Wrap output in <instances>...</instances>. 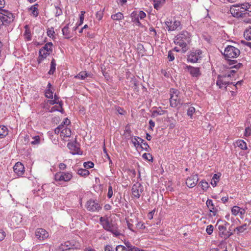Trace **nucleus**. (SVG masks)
I'll return each instance as SVG.
<instances>
[{
  "mask_svg": "<svg viewBox=\"0 0 251 251\" xmlns=\"http://www.w3.org/2000/svg\"><path fill=\"white\" fill-rule=\"evenodd\" d=\"M231 15L238 19H241L245 23L251 24V4L248 2L241 4H235L230 7Z\"/></svg>",
  "mask_w": 251,
  "mask_h": 251,
  "instance_id": "obj_1",
  "label": "nucleus"
},
{
  "mask_svg": "<svg viewBox=\"0 0 251 251\" xmlns=\"http://www.w3.org/2000/svg\"><path fill=\"white\" fill-rule=\"evenodd\" d=\"M190 42V35L188 32L185 30L181 31L176 35L174 38V43L179 46L183 52L187 50V46Z\"/></svg>",
  "mask_w": 251,
  "mask_h": 251,
  "instance_id": "obj_2",
  "label": "nucleus"
},
{
  "mask_svg": "<svg viewBox=\"0 0 251 251\" xmlns=\"http://www.w3.org/2000/svg\"><path fill=\"white\" fill-rule=\"evenodd\" d=\"M100 221L103 228L111 232L115 236L117 237L121 234L117 225L110 222L107 218L101 217Z\"/></svg>",
  "mask_w": 251,
  "mask_h": 251,
  "instance_id": "obj_3",
  "label": "nucleus"
},
{
  "mask_svg": "<svg viewBox=\"0 0 251 251\" xmlns=\"http://www.w3.org/2000/svg\"><path fill=\"white\" fill-rule=\"evenodd\" d=\"M179 95V92L178 90L171 88L170 90V105L172 107H176L179 104L181 103V100Z\"/></svg>",
  "mask_w": 251,
  "mask_h": 251,
  "instance_id": "obj_4",
  "label": "nucleus"
},
{
  "mask_svg": "<svg viewBox=\"0 0 251 251\" xmlns=\"http://www.w3.org/2000/svg\"><path fill=\"white\" fill-rule=\"evenodd\" d=\"M240 54V50L232 46H227L225 48L224 55L226 59L238 57Z\"/></svg>",
  "mask_w": 251,
  "mask_h": 251,
  "instance_id": "obj_5",
  "label": "nucleus"
},
{
  "mask_svg": "<svg viewBox=\"0 0 251 251\" xmlns=\"http://www.w3.org/2000/svg\"><path fill=\"white\" fill-rule=\"evenodd\" d=\"M73 177L72 173L71 172H58L54 175V179L57 181H69Z\"/></svg>",
  "mask_w": 251,
  "mask_h": 251,
  "instance_id": "obj_6",
  "label": "nucleus"
},
{
  "mask_svg": "<svg viewBox=\"0 0 251 251\" xmlns=\"http://www.w3.org/2000/svg\"><path fill=\"white\" fill-rule=\"evenodd\" d=\"M85 207L88 211L92 212L99 211L101 208L99 202L92 199H90L86 202Z\"/></svg>",
  "mask_w": 251,
  "mask_h": 251,
  "instance_id": "obj_7",
  "label": "nucleus"
},
{
  "mask_svg": "<svg viewBox=\"0 0 251 251\" xmlns=\"http://www.w3.org/2000/svg\"><path fill=\"white\" fill-rule=\"evenodd\" d=\"M202 51L200 50L191 51L187 55V60L191 63L197 62L201 57Z\"/></svg>",
  "mask_w": 251,
  "mask_h": 251,
  "instance_id": "obj_8",
  "label": "nucleus"
},
{
  "mask_svg": "<svg viewBox=\"0 0 251 251\" xmlns=\"http://www.w3.org/2000/svg\"><path fill=\"white\" fill-rule=\"evenodd\" d=\"M230 77V74H226L225 75H219L218 76L216 84L220 88L223 87L224 85H227L230 84L229 78Z\"/></svg>",
  "mask_w": 251,
  "mask_h": 251,
  "instance_id": "obj_9",
  "label": "nucleus"
},
{
  "mask_svg": "<svg viewBox=\"0 0 251 251\" xmlns=\"http://www.w3.org/2000/svg\"><path fill=\"white\" fill-rule=\"evenodd\" d=\"M144 191L143 186L139 183L134 184L132 188V193L134 197L139 198Z\"/></svg>",
  "mask_w": 251,
  "mask_h": 251,
  "instance_id": "obj_10",
  "label": "nucleus"
},
{
  "mask_svg": "<svg viewBox=\"0 0 251 251\" xmlns=\"http://www.w3.org/2000/svg\"><path fill=\"white\" fill-rule=\"evenodd\" d=\"M35 236L39 240H44L49 237V233L45 229L39 228L36 229Z\"/></svg>",
  "mask_w": 251,
  "mask_h": 251,
  "instance_id": "obj_11",
  "label": "nucleus"
},
{
  "mask_svg": "<svg viewBox=\"0 0 251 251\" xmlns=\"http://www.w3.org/2000/svg\"><path fill=\"white\" fill-rule=\"evenodd\" d=\"M165 24L167 26L168 31H174L181 28V23L179 21H175L173 24L171 22L167 21Z\"/></svg>",
  "mask_w": 251,
  "mask_h": 251,
  "instance_id": "obj_12",
  "label": "nucleus"
},
{
  "mask_svg": "<svg viewBox=\"0 0 251 251\" xmlns=\"http://www.w3.org/2000/svg\"><path fill=\"white\" fill-rule=\"evenodd\" d=\"M198 181V176L197 174L192 175L188 177L186 181V184L190 188H193L196 186Z\"/></svg>",
  "mask_w": 251,
  "mask_h": 251,
  "instance_id": "obj_13",
  "label": "nucleus"
},
{
  "mask_svg": "<svg viewBox=\"0 0 251 251\" xmlns=\"http://www.w3.org/2000/svg\"><path fill=\"white\" fill-rule=\"evenodd\" d=\"M13 170L18 176H22L25 172V167L22 163L17 162L13 167Z\"/></svg>",
  "mask_w": 251,
  "mask_h": 251,
  "instance_id": "obj_14",
  "label": "nucleus"
},
{
  "mask_svg": "<svg viewBox=\"0 0 251 251\" xmlns=\"http://www.w3.org/2000/svg\"><path fill=\"white\" fill-rule=\"evenodd\" d=\"M186 69L193 77H197L201 75L199 68L187 66Z\"/></svg>",
  "mask_w": 251,
  "mask_h": 251,
  "instance_id": "obj_15",
  "label": "nucleus"
},
{
  "mask_svg": "<svg viewBox=\"0 0 251 251\" xmlns=\"http://www.w3.org/2000/svg\"><path fill=\"white\" fill-rule=\"evenodd\" d=\"M50 53L51 52L46 51L43 48L39 50V56L38 59V63H41L47 57V55H49Z\"/></svg>",
  "mask_w": 251,
  "mask_h": 251,
  "instance_id": "obj_16",
  "label": "nucleus"
},
{
  "mask_svg": "<svg viewBox=\"0 0 251 251\" xmlns=\"http://www.w3.org/2000/svg\"><path fill=\"white\" fill-rule=\"evenodd\" d=\"M228 64L231 69H236L238 70L243 66V64L241 63H237L236 60L228 59Z\"/></svg>",
  "mask_w": 251,
  "mask_h": 251,
  "instance_id": "obj_17",
  "label": "nucleus"
},
{
  "mask_svg": "<svg viewBox=\"0 0 251 251\" xmlns=\"http://www.w3.org/2000/svg\"><path fill=\"white\" fill-rule=\"evenodd\" d=\"M74 244H72L69 241H67L61 245L60 250L61 251H71L74 249Z\"/></svg>",
  "mask_w": 251,
  "mask_h": 251,
  "instance_id": "obj_18",
  "label": "nucleus"
},
{
  "mask_svg": "<svg viewBox=\"0 0 251 251\" xmlns=\"http://www.w3.org/2000/svg\"><path fill=\"white\" fill-rule=\"evenodd\" d=\"M88 77H91V74L87 73L85 71H82L80 72L77 75L75 76V78H77L81 80H84Z\"/></svg>",
  "mask_w": 251,
  "mask_h": 251,
  "instance_id": "obj_19",
  "label": "nucleus"
},
{
  "mask_svg": "<svg viewBox=\"0 0 251 251\" xmlns=\"http://www.w3.org/2000/svg\"><path fill=\"white\" fill-rule=\"evenodd\" d=\"M207 207L209 208L211 212L213 213V215H216L217 209L215 208L213 201L211 200L208 199L206 202Z\"/></svg>",
  "mask_w": 251,
  "mask_h": 251,
  "instance_id": "obj_20",
  "label": "nucleus"
},
{
  "mask_svg": "<svg viewBox=\"0 0 251 251\" xmlns=\"http://www.w3.org/2000/svg\"><path fill=\"white\" fill-rule=\"evenodd\" d=\"M51 85L49 83L47 85V89L45 91V96L49 99H52L53 96V92L50 89Z\"/></svg>",
  "mask_w": 251,
  "mask_h": 251,
  "instance_id": "obj_21",
  "label": "nucleus"
},
{
  "mask_svg": "<svg viewBox=\"0 0 251 251\" xmlns=\"http://www.w3.org/2000/svg\"><path fill=\"white\" fill-rule=\"evenodd\" d=\"M8 134V128L4 126H0V138H3Z\"/></svg>",
  "mask_w": 251,
  "mask_h": 251,
  "instance_id": "obj_22",
  "label": "nucleus"
},
{
  "mask_svg": "<svg viewBox=\"0 0 251 251\" xmlns=\"http://www.w3.org/2000/svg\"><path fill=\"white\" fill-rule=\"evenodd\" d=\"M131 18L133 22H134L137 25H140L141 23L139 22V17L136 12H133L131 14Z\"/></svg>",
  "mask_w": 251,
  "mask_h": 251,
  "instance_id": "obj_23",
  "label": "nucleus"
},
{
  "mask_svg": "<svg viewBox=\"0 0 251 251\" xmlns=\"http://www.w3.org/2000/svg\"><path fill=\"white\" fill-rule=\"evenodd\" d=\"M71 135V130L70 128L67 127L63 128L61 131V136L63 137H69Z\"/></svg>",
  "mask_w": 251,
  "mask_h": 251,
  "instance_id": "obj_24",
  "label": "nucleus"
},
{
  "mask_svg": "<svg viewBox=\"0 0 251 251\" xmlns=\"http://www.w3.org/2000/svg\"><path fill=\"white\" fill-rule=\"evenodd\" d=\"M62 33L67 39L71 38L70 31L69 30V24H67L62 29Z\"/></svg>",
  "mask_w": 251,
  "mask_h": 251,
  "instance_id": "obj_25",
  "label": "nucleus"
},
{
  "mask_svg": "<svg viewBox=\"0 0 251 251\" xmlns=\"http://www.w3.org/2000/svg\"><path fill=\"white\" fill-rule=\"evenodd\" d=\"M38 4H35L34 5H32L29 8V10L32 12V14L33 16L35 17H36L38 16L39 14L38 10Z\"/></svg>",
  "mask_w": 251,
  "mask_h": 251,
  "instance_id": "obj_26",
  "label": "nucleus"
},
{
  "mask_svg": "<svg viewBox=\"0 0 251 251\" xmlns=\"http://www.w3.org/2000/svg\"><path fill=\"white\" fill-rule=\"evenodd\" d=\"M139 140H140V146L141 147L146 151H148V149L150 148L148 143L145 141L143 139L138 137Z\"/></svg>",
  "mask_w": 251,
  "mask_h": 251,
  "instance_id": "obj_27",
  "label": "nucleus"
},
{
  "mask_svg": "<svg viewBox=\"0 0 251 251\" xmlns=\"http://www.w3.org/2000/svg\"><path fill=\"white\" fill-rule=\"evenodd\" d=\"M111 18L114 21H119L124 18V15L121 12H118L115 14L112 15Z\"/></svg>",
  "mask_w": 251,
  "mask_h": 251,
  "instance_id": "obj_28",
  "label": "nucleus"
},
{
  "mask_svg": "<svg viewBox=\"0 0 251 251\" xmlns=\"http://www.w3.org/2000/svg\"><path fill=\"white\" fill-rule=\"evenodd\" d=\"M236 146L240 148L242 150H246L247 149L246 143L243 140H238L236 143Z\"/></svg>",
  "mask_w": 251,
  "mask_h": 251,
  "instance_id": "obj_29",
  "label": "nucleus"
},
{
  "mask_svg": "<svg viewBox=\"0 0 251 251\" xmlns=\"http://www.w3.org/2000/svg\"><path fill=\"white\" fill-rule=\"evenodd\" d=\"M220 175L214 174L211 181V184L213 187H215L220 179Z\"/></svg>",
  "mask_w": 251,
  "mask_h": 251,
  "instance_id": "obj_30",
  "label": "nucleus"
},
{
  "mask_svg": "<svg viewBox=\"0 0 251 251\" xmlns=\"http://www.w3.org/2000/svg\"><path fill=\"white\" fill-rule=\"evenodd\" d=\"M164 1V0H153L154 8L158 10L162 6Z\"/></svg>",
  "mask_w": 251,
  "mask_h": 251,
  "instance_id": "obj_31",
  "label": "nucleus"
},
{
  "mask_svg": "<svg viewBox=\"0 0 251 251\" xmlns=\"http://www.w3.org/2000/svg\"><path fill=\"white\" fill-rule=\"evenodd\" d=\"M56 63L54 59H52L50 63V70L48 73L49 75H53L56 69Z\"/></svg>",
  "mask_w": 251,
  "mask_h": 251,
  "instance_id": "obj_32",
  "label": "nucleus"
},
{
  "mask_svg": "<svg viewBox=\"0 0 251 251\" xmlns=\"http://www.w3.org/2000/svg\"><path fill=\"white\" fill-rule=\"evenodd\" d=\"M218 229L219 231L220 235L221 237H225V233L226 232V226L224 225H219L218 226Z\"/></svg>",
  "mask_w": 251,
  "mask_h": 251,
  "instance_id": "obj_33",
  "label": "nucleus"
},
{
  "mask_svg": "<svg viewBox=\"0 0 251 251\" xmlns=\"http://www.w3.org/2000/svg\"><path fill=\"white\" fill-rule=\"evenodd\" d=\"M77 174L82 176H86L89 175V171L85 169H80L77 171Z\"/></svg>",
  "mask_w": 251,
  "mask_h": 251,
  "instance_id": "obj_34",
  "label": "nucleus"
},
{
  "mask_svg": "<svg viewBox=\"0 0 251 251\" xmlns=\"http://www.w3.org/2000/svg\"><path fill=\"white\" fill-rule=\"evenodd\" d=\"M165 112V111L164 110H163L160 107H159L152 111V116L153 117H156L158 115H163Z\"/></svg>",
  "mask_w": 251,
  "mask_h": 251,
  "instance_id": "obj_35",
  "label": "nucleus"
},
{
  "mask_svg": "<svg viewBox=\"0 0 251 251\" xmlns=\"http://www.w3.org/2000/svg\"><path fill=\"white\" fill-rule=\"evenodd\" d=\"M47 103L50 105H54V104H58L61 109H62V101H56V100H48Z\"/></svg>",
  "mask_w": 251,
  "mask_h": 251,
  "instance_id": "obj_36",
  "label": "nucleus"
},
{
  "mask_svg": "<svg viewBox=\"0 0 251 251\" xmlns=\"http://www.w3.org/2000/svg\"><path fill=\"white\" fill-rule=\"evenodd\" d=\"M67 146L70 150H74L75 152H73V154L77 153V151L79 149V148L76 145H75L73 143H69Z\"/></svg>",
  "mask_w": 251,
  "mask_h": 251,
  "instance_id": "obj_37",
  "label": "nucleus"
},
{
  "mask_svg": "<svg viewBox=\"0 0 251 251\" xmlns=\"http://www.w3.org/2000/svg\"><path fill=\"white\" fill-rule=\"evenodd\" d=\"M52 44L51 42H48L46 43L45 46L42 48L43 49L45 50L46 51L48 52L52 51Z\"/></svg>",
  "mask_w": 251,
  "mask_h": 251,
  "instance_id": "obj_38",
  "label": "nucleus"
},
{
  "mask_svg": "<svg viewBox=\"0 0 251 251\" xmlns=\"http://www.w3.org/2000/svg\"><path fill=\"white\" fill-rule=\"evenodd\" d=\"M244 36L246 39L251 40V28L247 29L245 30Z\"/></svg>",
  "mask_w": 251,
  "mask_h": 251,
  "instance_id": "obj_39",
  "label": "nucleus"
},
{
  "mask_svg": "<svg viewBox=\"0 0 251 251\" xmlns=\"http://www.w3.org/2000/svg\"><path fill=\"white\" fill-rule=\"evenodd\" d=\"M195 111H196V109L194 107H193V106L189 107L187 110V114L190 118H192L193 114L195 112Z\"/></svg>",
  "mask_w": 251,
  "mask_h": 251,
  "instance_id": "obj_40",
  "label": "nucleus"
},
{
  "mask_svg": "<svg viewBox=\"0 0 251 251\" xmlns=\"http://www.w3.org/2000/svg\"><path fill=\"white\" fill-rule=\"evenodd\" d=\"M200 183L201 188L205 191H206L209 186L208 183L204 180H201Z\"/></svg>",
  "mask_w": 251,
  "mask_h": 251,
  "instance_id": "obj_41",
  "label": "nucleus"
},
{
  "mask_svg": "<svg viewBox=\"0 0 251 251\" xmlns=\"http://www.w3.org/2000/svg\"><path fill=\"white\" fill-rule=\"evenodd\" d=\"M32 141L31 142L32 145H38L40 142V138L39 136H36L32 138Z\"/></svg>",
  "mask_w": 251,
  "mask_h": 251,
  "instance_id": "obj_42",
  "label": "nucleus"
},
{
  "mask_svg": "<svg viewBox=\"0 0 251 251\" xmlns=\"http://www.w3.org/2000/svg\"><path fill=\"white\" fill-rule=\"evenodd\" d=\"M247 224H244L242 226L237 227L234 230H237L239 232H243L246 229Z\"/></svg>",
  "mask_w": 251,
  "mask_h": 251,
  "instance_id": "obj_43",
  "label": "nucleus"
},
{
  "mask_svg": "<svg viewBox=\"0 0 251 251\" xmlns=\"http://www.w3.org/2000/svg\"><path fill=\"white\" fill-rule=\"evenodd\" d=\"M94 166V163L91 161L85 162L83 163V166L86 169L92 168Z\"/></svg>",
  "mask_w": 251,
  "mask_h": 251,
  "instance_id": "obj_44",
  "label": "nucleus"
},
{
  "mask_svg": "<svg viewBox=\"0 0 251 251\" xmlns=\"http://www.w3.org/2000/svg\"><path fill=\"white\" fill-rule=\"evenodd\" d=\"M142 157L144 159L148 161H152L153 160L152 155L150 153H145L143 154Z\"/></svg>",
  "mask_w": 251,
  "mask_h": 251,
  "instance_id": "obj_45",
  "label": "nucleus"
},
{
  "mask_svg": "<svg viewBox=\"0 0 251 251\" xmlns=\"http://www.w3.org/2000/svg\"><path fill=\"white\" fill-rule=\"evenodd\" d=\"M131 222H132V220L131 219L126 220L127 226H128V228L130 230L134 232L135 230L133 229L134 226L132 223H131Z\"/></svg>",
  "mask_w": 251,
  "mask_h": 251,
  "instance_id": "obj_46",
  "label": "nucleus"
},
{
  "mask_svg": "<svg viewBox=\"0 0 251 251\" xmlns=\"http://www.w3.org/2000/svg\"><path fill=\"white\" fill-rule=\"evenodd\" d=\"M240 211V207L237 206H234L233 207L231 210V212L232 214L234 215H237Z\"/></svg>",
  "mask_w": 251,
  "mask_h": 251,
  "instance_id": "obj_47",
  "label": "nucleus"
},
{
  "mask_svg": "<svg viewBox=\"0 0 251 251\" xmlns=\"http://www.w3.org/2000/svg\"><path fill=\"white\" fill-rule=\"evenodd\" d=\"M136 227L141 229H145L146 227L144 223L141 222H137V223L136 224Z\"/></svg>",
  "mask_w": 251,
  "mask_h": 251,
  "instance_id": "obj_48",
  "label": "nucleus"
},
{
  "mask_svg": "<svg viewBox=\"0 0 251 251\" xmlns=\"http://www.w3.org/2000/svg\"><path fill=\"white\" fill-rule=\"evenodd\" d=\"M63 128H64V125L62 124L60 125L57 127H56L55 129V133L56 134H58L59 133H61V131H62Z\"/></svg>",
  "mask_w": 251,
  "mask_h": 251,
  "instance_id": "obj_49",
  "label": "nucleus"
},
{
  "mask_svg": "<svg viewBox=\"0 0 251 251\" xmlns=\"http://www.w3.org/2000/svg\"><path fill=\"white\" fill-rule=\"evenodd\" d=\"M213 231V226L212 225H208L206 229V231L208 234L210 235L212 234Z\"/></svg>",
  "mask_w": 251,
  "mask_h": 251,
  "instance_id": "obj_50",
  "label": "nucleus"
},
{
  "mask_svg": "<svg viewBox=\"0 0 251 251\" xmlns=\"http://www.w3.org/2000/svg\"><path fill=\"white\" fill-rule=\"evenodd\" d=\"M132 142L136 148L140 145V140L138 138L134 137L132 139Z\"/></svg>",
  "mask_w": 251,
  "mask_h": 251,
  "instance_id": "obj_51",
  "label": "nucleus"
},
{
  "mask_svg": "<svg viewBox=\"0 0 251 251\" xmlns=\"http://www.w3.org/2000/svg\"><path fill=\"white\" fill-rule=\"evenodd\" d=\"M113 196V189L111 185H109L108 186V193H107V197L110 199Z\"/></svg>",
  "mask_w": 251,
  "mask_h": 251,
  "instance_id": "obj_52",
  "label": "nucleus"
},
{
  "mask_svg": "<svg viewBox=\"0 0 251 251\" xmlns=\"http://www.w3.org/2000/svg\"><path fill=\"white\" fill-rule=\"evenodd\" d=\"M127 248H128V249H130V251H145L144 250L140 249L137 247H132V246H127Z\"/></svg>",
  "mask_w": 251,
  "mask_h": 251,
  "instance_id": "obj_53",
  "label": "nucleus"
},
{
  "mask_svg": "<svg viewBox=\"0 0 251 251\" xmlns=\"http://www.w3.org/2000/svg\"><path fill=\"white\" fill-rule=\"evenodd\" d=\"M139 17V19L140 20H142V19H143L144 18H145L146 17V13L142 11H140L138 14H137Z\"/></svg>",
  "mask_w": 251,
  "mask_h": 251,
  "instance_id": "obj_54",
  "label": "nucleus"
},
{
  "mask_svg": "<svg viewBox=\"0 0 251 251\" xmlns=\"http://www.w3.org/2000/svg\"><path fill=\"white\" fill-rule=\"evenodd\" d=\"M244 135L246 136L251 135V129L250 127H248L246 128Z\"/></svg>",
  "mask_w": 251,
  "mask_h": 251,
  "instance_id": "obj_55",
  "label": "nucleus"
},
{
  "mask_svg": "<svg viewBox=\"0 0 251 251\" xmlns=\"http://www.w3.org/2000/svg\"><path fill=\"white\" fill-rule=\"evenodd\" d=\"M126 249L124 246L119 245L116 248V251H125Z\"/></svg>",
  "mask_w": 251,
  "mask_h": 251,
  "instance_id": "obj_56",
  "label": "nucleus"
},
{
  "mask_svg": "<svg viewBox=\"0 0 251 251\" xmlns=\"http://www.w3.org/2000/svg\"><path fill=\"white\" fill-rule=\"evenodd\" d=\"M168 58L170 61H172L174 60L175 57H174L173 54L172 53V52H171V51H169Z\"/></svg>",
  "mask_w": 251,
  "mask_h": 251,
  "instance_id": "obj_57",
  "label": "nucleus"
},
{
  "mask_svg": "<svg viewBox=\"0 0 251 251\" xmlns=\"http://www.w3.org/2000/svg\"><path fill=\"white\" fill-rule=\"evenodd\" d=\"M6 236V233L4 231L0 230V241L3 240Z\"/></svg>",
  "mask_w": 251,
  "mask_h": 251,
  "instance_id": "obj_58",
  "label": "nucleus"
},
{
  "mask_svg": "<svg viewBox=\"0 0 251 251\" xmlns=\"http://www.w3.org/2000/svg\"><path fill=\"white\" fill-rule=\"evenodd\" d=\"M66 165L63 163H60L58 165V167L60 170H65L66 169Z\"/></svg>",
  "mask_w": 251,
  "mask_h": 251,
  "instance_id": "obj_59",
  "label": "nucleus"
},
{
  "mask_svg": "<svg viewBox=\"0 0 251 251\" xmlns=\"http://www.w3.org/2000/svg\"><path fill=\"white\" fill-rule=\"evenodd\" d=\"M232 234H233V233L231 231V230L229 229V231L226 232L224 238L225 239H226V238L229 237L231 235H232Z\"/></svg>",
  "mask_w": 251,
  "mask_h": 251,
  "instance_id": "obj_60",
  "label": "nucleus"
},
{
  "mask_svg": "<svg viewBox=\"0 0 251 251\" xmlns=\"http://www.w3.org/2000/svg\"><path fill=\"white\" fill-rule=\"evenodd\" d=\"M105 251H114L113 247L110 245H106L105 247Z\"/></svg>",
  "mask_w": 251,
  "mask_h": 251,
  "instance_id": "obj_61",
  "label": "nucleus"
},
{
  "mask_svg": "<svg viewBox=\"0 0 251 251\" xmlns=\"http://www.w3.org/2000/svg\"><path fill=\"white\" fill-rule=\"evenodd\" d=\"M102 17H103V15H102V13L101 12H99L97 13L96 17L98 20L100 21V20H101Z\"/></svg>",
  "mask_w": 251,
  "mask_h": 251,
  "instance_id": "obj_62",
  "label": "nucleus"
},
{
  "mask_svg": "<svg viewBox=\"0 0 251 251\" xmlns=\"http://www.w3.org/2000/svg\"><path fill=\"white\" fill-rule=\"evenodd\" d=\"M149 125H150V128L151 129H152V128H153V127H154V126H155V123H154V122L152 120H150L149 121Z\"/></svg>",
  "mask_w": 251,
  "mask_h": 251,
  "instance_id": "obj_63",
  "label": "nucleus"
},
{
  "mask_svg": "<svg viewBox=\"0 0 251 251\" xmlns=\"http://www.w3.org/2000/svg\"><path fill=\"white\" fill-rule=\"evenodd\" d=\"M70 121L67 118H66L65 120V121L61 124L64 125V127H65V126L68 125L70 124Z\"/></svg>",
  "mask_w": 251,
  "mask_h": 251,
  "instance_id": "obj_64",
  "label": "nucleus"
}]
</instances>
